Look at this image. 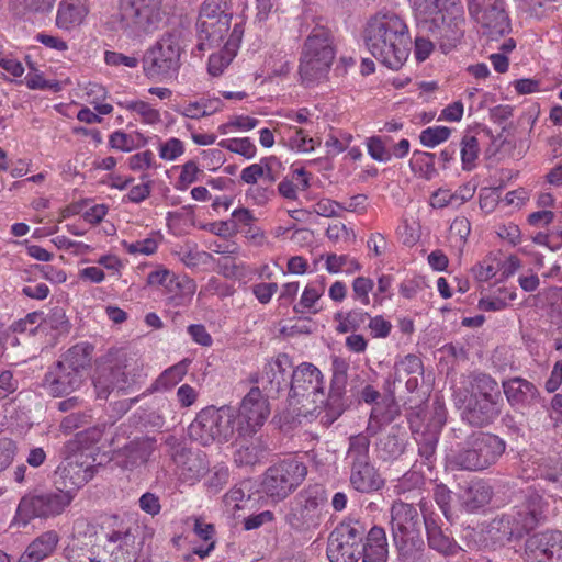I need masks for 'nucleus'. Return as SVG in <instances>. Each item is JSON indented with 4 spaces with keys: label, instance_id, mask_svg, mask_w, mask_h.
I'll return each mask as SVG.
<instances>
[{
    "label": "nucleus",
    "instance_id": "obj_1",
    "mask_svg": "<svg viewBox=\"0 0 562 562\" xmlns=\"http://www.w3.org/2000/svg\"><path fill=\"white\" fill-rule=\"evenodd\" d=\"M519 476L524 481L539 480L525 491V499L509 513L492 520L488 533L498 541H510L521 538L547 519L549 503L544 495L552 499H562V460L551 457H529L522 460Z\"/></svg>",
    "mask_w": 562,
    "mask_h": 562
},
{
    "label": "nucleus",
    "instance_id": "obj_2",
    "mask_svg": "<svg viewBox=\"0 0 562 562\" xmlns=\"http://www.w3.org/2000/svg\"><path fill=\"white\" fill-rule=\"evenodd\" d=\"M363 40L372 56L390 69H400L409 56L408 26L394 12H379L372 16L363 31Z\"/></svg>",
    "mask_w": 562,
    "mask_h": 562
},
{
    "label": "nucleus",
    "instance_id": "obj_3",
    "mask_svg": "<svg viewBox=\"0 0 562 562\" xmlns=\"http://www.w3.org/2000/svg\"><path fill=\"white\" fill-rule=\"evenodd\" d=\"M418 30L439 42L447 53L464 35V9L461 0H413Z\"/></svg>",
    "mask_w": 562,
    "mask_h": 562
},
{
    "label": "nucleus",
    "instance_id": "obj_4",
    "mask_svg": "<svg viewBox=\"0 0 562 562\" xmlns=\"http://www.w3.org/2000/svg\"><path fill=\"white\" fill-rule=\"evenodd\" d=\"M164 0H116L115 12L106 21L110 31L139 38L158 31L164 24Z\"/></svg>",
    "mask_w": 562,
    "mask_h": 562
},
{
    "label": "nucleus",
    "instance_id": "obj_5",
    "mask_svg": "<svg viewBox=\"0 0 562 562\" xmlns=\"http://www.w3.org/2000/svg\"><path fill=\"white\" fill-rule=\"evenodd\" d=\"M92 350L88 344H77L63 353L44 374L41 386L46 394L63 397L78 391L86 381Z\"/></svg>",
    "mask_w": 562,
    "mask_h": 562
},
{
    "label": "nucleus",
    "instance_id": "obj_6",
    "mask_svg": "<svg viewBox=\"0 0 562 562\" xmlns=\"http://www.w3.org/2000/svg\"><path fill=\"white\" fill-rule=\"evenodd\" d=\"M464 391L462 420L476 428L493 424L502 412V396L496 380L486 373H472Z\"/></svg>",
    "mask_w": 562,
    "mask_h": 562
},
{
    "label": "nucleus",
    "instance_id": "obj_7",
    "mask_svg": "<svg viewBox=\"0 0 562 562\" xmlns=\"http://www.w3.org/2000/svg\"><path fill=\"white\" fill-rule=\"evenodd\" d=\"M186 44L183 32L171 29L164 32L142 57V68L145 77L150 80L162 81L177 77L184 53Z\"/></svg>",
    "mask_w": 562,
    "mask_h": 562
},
{
    "label": "nucleus",
    "instance_id": "obj_8",
    "mask_svg": "<svg viewBox=\"0 0 562 562\" xmlns=\"http://www.w3.org/2000/svg\"><path fill=\"white\" fill-rule=\"evenodd\" d=\"M423 519L414 505L398 501L391 507V530L401 562H415L423 554Z\"/></svg>",
    "mask_w": 562,
    "mask_h": 562
},
{
    "label": "nucleus",
    "instance_id": "obj_9",
    "mask_svg": "<svg viewBox=\"0 0 562 562\" xmlns=\"http://www.w3.org/2000/svg\"><path fill=\"white\" fill-rule=\"evenodd\" d=\"M506 442L498 436L472 431L464 442L450 456L453 469L465 471H483L495 464L505 452Z\"/></svg>",
    "mask_w": 562,
    "mask_h": 562
},
{
    "label": "nucleus",
    "instance_id": "obj_10",
    "mask_svg": "<svg viewBox=\"0 0 562 562\" xmlns=\"http://www.w3.org/2000/svg\"><path fill=\"white\" fill-rule=\"evenodd\" d=\"M336 50L328 29L314 27L306 37L300 57L299 74L305 86H312L327 78Z\"/></svg>",
    "mask_w": 562,
    "mask_h": 562
},
{
    "label": "nucleus",
    "instance_id": "obj_11",
    "mask_svg": "<svg viewBox=\"0 0 562 562\" xmlns=\"http://www.w3.org/2000/svg\"><path fill=\"white\" fill-rule=\"evenodd\" d=\"M146 378L138 359L120 353L99 368L94 387L99 398H108L112 392L128 393L140 385Z\"/></svg>",
    "mask_w": 562,
    "mask_h": 562
},
{
    "label": "nucleus",
    "instance_id": "obj_12",
    "mask_svg": "<svg viewBox=\"0 0 562 562\" xmlns=\"http://www.w3.org/2000/svg\"><path fill=\"white\" fill-rule=\"evenodd\" d=\"M345 462L350 486L357 492L368 494L384 486L385 481L371 460L369 435L360 432L349 437Z\"/></svg>",
    "mask_w": 562,
    "mask_h": 562
},
{
    "label": "nucleus",
    "instance_id": "obj_13",
    "mask_svg": "<svg viewBox=\"0 0 562 562\" xmlns=\"http://www.w3.org/2000/svg\"><path fill=\"white\" fill-rule=\"evenodd\" d=\"M71 495L57 486L55 490L34 488L23 495L18 504L12 525L26 527L32 520L60 516L70 505Z\"/></svg>",
    "mask_w": 562,
    "mask_h": 562
},
{
    "label": "nucleus",
    "instance_id": "obj_14",
    "mask_svg": "<svg viewBox=\"0 0 562 562\" xmlns=\"http://www.w3.org/2000/svg\"><path fill=\"white\" fill-rule=\"evenodd\" d=\"M324 486L313 484L301 490L289 503L284 514L285 524L296 532H306L319 527L327 504Z\"/></svg>",
    "mask_w": 562,
    "mask_h": 562
},
{
    "label": "nucleus",
    "instance_id": "obj_15",
    "mask_svg": "<svg viewBox=\"0 0 562 562\" xmlns=\"http://www.w3.org/2000/svg\"><path fill=\"white\" fill-rule=\"evenodd\" d=\"M236 409L232 406H207L189 426V436L203 446L228 441L235 431Z\"/></svg>",
    "mask_w": 562,
    "mask_h": 562
},
{
    "label": "nucleus",
    "instance_id": "obj_16",
    "mask_svg": "<svg viewBox=\"0 0 562 562\" xmlns=\"http://www.w3.org/2000/svg\"><path fill=\"white\" fill-rule=\"evenodd\" d=\"M367 525L359 519L340 521L328 536L327 558L330 562H357L361 558Z\"/></svg>",
    "mask_w": 562,
    "mask_h": 562
},
{
    "label": "nucleus",
    "instance_id": "obj_17",
    "mask_svg": "<svg viewBox=\"0 0 562 562\" xmlns=\"http://www.w3.org/2000/svg\"><path fill=\"white\" fill-rule=\"evenodd\" d=\"M233 18L225 0H205L196 22L199 50L220 46L227 35Z\"/></svg>",
    "mask_w": 562,
    "mask_h": 562
},
{
    "label": "nucleus",
    "instance_id": "obj_18",
    "mask_svg": "<svg viewBox=\"0 0 562 562\" xmlns=\"http://www.w3.org/2000/svg\"><path fill=\"white\" fill-rule=\"evenodd\" d=\"M307 467L296 458L284 459L270 465L261 482L262 491L274 502L285 499L305 480Z\"/></svg>",
    "mask_w": 562,
    "mask_h": 562
},
{
    "label": "nucleus",
    "instance_id": "obj_19",
    "mask_svg": "<svg viewBox=\"0 0 562 562\" xmlns=\"http://www.w3.org/2000/svg\"><path fill=\"white\" fill-rule=\"evenodd\" d=\"M140 528L137 525H121L106 532L102 550L89 559V562H136L142 548L137 541Z\"/></svg>",
    "mask_w": 562,
    "mask_h": 562
},
{
    "label": "nucleus",
    "instance_id": "obj_20",
    "mask_svg": "<svg viewBox=\"0 0 562 562\" xmlns=\"http://www.w3.org/2000/svg\"><path fill=\"white\" fill-rule=\"evenodd\" d=\"M165 445L179 481L194 484L209 473L210 461L203 450L191 448L173 436H169Z\"/></svg>",
    "mask_w": 562,
    "mask_h": 562
},
{
    "label": "nucleus",
    "instance_id": "obj_21",
    "mask_svg": "<svg viewBox=\"0 0 562 562\" xmlns=\"http://www.w3.org/2000/svg\"><path fill=\"white\" fill-rule=\"evenodd\" d=\"M95 472L97 468L88 461L86 456L76 453L58 465L55 485L63 492H69L74 501L77 492L94 476Z\"/></svg>",
    "mask_w": 562,
    "mask_h": 562
},
{
    "label": "nucleus",
    "instance_id": "obj_22",
    "mask_svg": "<svg viewBox=\"0 0 562 562\" xmlns=\"http://www.w3.org/2000/svg\"><path fill=\"white\" fill-rule=\"evenodd\" d=\"M270 415L267 398L258 386H254L243 398L236 412L237 431L240 436L255 435Z\"/></svg>",
    "mask_w": 562,
    "mask_h": 562
},
{
    "label": "nucleus",
    "instance_id": "obj_23",
    "mask_svg": "<svg viewBox=\"0 0 562 562\" xmlns=\"http://www.w3.org/2000/svg\"><path fill=\"white\" fill-rule=\"evenodd\" d=\"M468 12L479 25L482 35L490 40H498L512 31L510 19L504 1L469 7Z\"/></svg>",
    "mask_w": 562,
    "mask_h": 562
},
{
    "label": "nucleus",
    "instance_id": "obj_24",
    "mask_svg": "<svg viewBox=\"0 0 562 562\" xmlns=\"http://www.w3.org/2000/svg\"><path fill=\"white\" fill-rule=\"evenodd\" d=\"M325 382L321 370L310 362H303L291 373L289 395L292 398L306 397L315 404L325 403Z\"/></svg>",
    "mask_w": 562,
    "mask_h": 562
},
{
    "label": "nucleus",
    "instance_id": "obj_25",
    "mask_svg": "<svg viewBox=\"0 0 562 562\" xmlns=\"http://www.w3.org/2000/svg\"><path fill=\"white\" fill-rule=\"evenodd\" d=\"M527 562H562V531L547 530L530 536L525 543Z\"/></svg>",
    "mask_w": 562,
    "mask_h": 562
},
{
    "label": "nucleus",
    "instance_id": "obj_26",
    "mask_svg": "<svg viewBox=\"0 0 562 562\" xmlns=\"http://www.w3.org/2000/svg\"><path fill=\"white\" fill-rule=\"evenodd\" d=\"M424 527L427 535L428 546L443 557H454L462 551L461 546L443 530L440 518L432 512L427 510V504L420 502Z\"/></svg>",
    "mask_w": 562,
    "mask_h": 562
},
{
    "label": "nucleus",
    "instance_id": "obj_27",
    "mask_svg": "<svg viewBox=\"0 0 562 562\" xmlns=\"http://www.w3.org/2000/svg\"><path fill=\"white\" fill-rule=\"evenodd\" d=\"M293 367L292 359L286 353H279L274 359L268 361L261 375L256 380L270 396L278 395L290 386V371Z\"/></svg>",
    "mask_w": 562,
    "mask_h": 562
},
{
    "label": "nucleus",
    "instance_id": "obj_28",
    "mask_svg": "<svg viewBox=\"0 0 562 562\" xmlns=\"http://www.w3.org/2000/svg\"><path fill=\"white\" fill-rule=\"evenodd\" d=\"M348 369L349 364L341 358H335L333 360V375L330 380V386L328 395H325V405L330 414L331 420L336 419L342 414L346 408V387L348 381Z\"/></svg>",
    "mask_w": 562,
    "mask_h": 562
},
{
    "label": "nucleus",
    "instance_id": "obj_29",
    "mask_svg": "<svg viewBox=\"0 0 562 562\" xmlns=\"http://www.w3.org/2000/svg\"><path fill=\"white\" fill-rule=\"evenodd\" d=\"M236 441L234 462L238 467H252L259 463L268 451V443L261 436L246 435Z\"/></svg>",
    "mask_w": 562,
    "mask_h": 562
},
{
    "label": "nucleus",
    "instance_id": "obj_30",
    "mask_svg": "<svg viewBox=\"0 0 562 562\" xmlns=\"http://www.w3.org/2000/svg\"><path fill=\"white\" fill-rule=\"evenodd\" d=\"M155 448L156 440L150 437H140L130 441L121 451L122 468L133 470L147 463Z\"/></svg>",
    "mask_w": 562,
    "mask_h": 562
},
{
    "label": "nucleus",
    "instance_id": "obj_31",
    "mask_svg": "<svg viewBox=\"0 0 562 562\" xmlns=\"http://www.w3.org/2000/svg\"><path fill=\"white\" fill-rule=\"evenodd\" d=\"M60 540L55 530H47L37 536L21 554L18 562H41L50 557Z\"/></svg>",
    "mask_w": 562,
    "mask_h": 562
},
{
    "label": "nucleus",
    "instance_id": "obj_32",
    "mask_svg": "<svg viewBox=\"0 0 562 562\" xmlns=\"http://www.w3.org/2000/svg\"><path fill=\"white\" fill-rule=\"evenodd\" d=\"M90 12L88 0H61L56 14V25L71 30L80 25Z\"/></svg>",
    "mask_w": 562,
    "mask_h": 562
},
{
    "label": "nucleus",
    "instance_id": "obj_33",
    "mask_svg": "<svg viewBox=\"0 0 562 562\" xmlns=\"http://www.w3.org/2000/svg\"><path fill=\"white\" fill-rule=\"evenodd\" d=\"M362 549V562H386L389 551L384 529L378 526L367 529Z\"/></svg>",
    "mask_w": 562,
    "mask_h": 562
},
{
    "label": "nucleus",
    "instance_id": "obj_34",
    "mask_svg": "<svg viewBox=\"0 0 562 562\" xmlns=\"http://www.w3.org/2000/svg\"><path fill=\"white\" fill-rule=\"evenodd\" d=\"M493 496L492 486L484 480H472L465 486L461 498L465 510L473 513L486 506Z\"/></svg>",
    "mask_w": 562,
    "mask_h": 562
},
{
    "label": "nucleus",
    "instance_id": "obj_35",
    "mask_svg": "<svg viewBox=\"0 0 562 562\" xmlns=\"http://www.w3.org/2000/svg\"><path fill=\"white\" fill-rule=\"evenodd\" d=\"M406 446V432L398 426H392L386 435L380 437L376 443V452L384 461L395 460L401 457Z\"/></svg>",
    "mask_w": 562,
    "mask_h": 562
},
{
    "label": "nucleus",
    "instance_id": "obj_36",
    "mask_svg": "<svg viewBox=\"0 0 562 562\" xmlns=\"http://www.w3.org/2000/svg\"><path fill=\"white\" fill-rule=\"evenodd\" d=\"M503 391L512 406L524 405L538 396L537 387L522 378H512L504 381Z\"/></svg>",
    "mask_w": 562,
    "mask_h": 562
},
{
    "label": "nucleus",
    "instance_id": "obj_37",
    "mask_svg": "<svg viewBox=\"0 0 562 562\" xmlns=\"http://www.w3.org/2000/svg\"><path fill=\"white\" fill-rule=\"evenodd\" d=\"M191 359L184 358L178 363L166 369L151 385L154 391H165L176 386L188 373Z\"/></svg>",
    "mask_w": 562,
    "mask_h": 562
},
{
    "label": "nucleus",
    "instance_id": "obj_38",
    "mask_svg": "<svg viewBox=\"0 0 562 562\" xmlns=\"http://www.w3.org/2000/svg\"><path fill=\"white\" fill-rule=\"evenodd\" d=\"M324 288L325 285L323 282L308 283L301 295L300 302L294 305V312L296 314H316L319 311V308L316 307V304L324 294Z\"/></svg>",
    "mask_w": 562,
    "mask_h": 562
},
{
    "label": "nucleus",
    "instance_id": "obj_39",
    "mask_svg": "<svg viewBox=\"0 0 562 562\" xmlns=\"http://www.w3.org/2000/svg\"><path fill=\"white\" fill-rule=\"evenodd\" d=\"M439 440V431L427 429L416 438L418 445V454L424 459L428 469L432 468L436 448Z\"/></svg>",
    "mask_w": 562,
    "mask_h": 562
},
{
    "label": "nucleus",
    "instance_id": "obj_40",
    "mask_svg": "<svg viewBox=\"0 0 562 562\" xmlns=\"http://www.w3.org/2000/svg\"><path fill=\"white\" fill-rule=\"evenodd\" d=\"M423 361L416 355H407L394 366V382L402 383L409 375H423Z\"/></svg>",
    "mask_w": 562,
    "mask_h": 562
},
{
    "label": "nucleus",
    "instance_id": "obj_41",
    "mask_svg": "<svg viewBox=\"0 0 562 562\" xmlns=\"http://www.w3.org/2000/svg\"><path fill=\"white\" fill-rule=\"evenodd\" d=\"M460 155L463 170H472L479 158L480 146L475 136L465 134L460 142Z\"/></svg>",
    "mask_w": 562,
    "mask_h": 562
},
{
    "label": "nucleus",
    "instance_id": "obj_42",
    "mask_svg": "<svg viewBox=\"0 0 562 562\" xmlns=\"http://www.w3.org/2000/svg\"><path fill=\"white\" fill-rule=\"evenodd\" d=\"M346 267V273H353L361 269V265L357 259L350 258L347 255L338 256L329 254L326 257V269L329 273H338Z\"/></svg>",
    "mask_w": 562,
    "mask_h": 562
},
{
    "label": "nucleus",
    "instance_id": "obj_43",
    "mask_svg": "<svg viewBox=\"0 0 562 562\" xmlns=\"http://www.w3.org/2000/svg\"><path fill=\"white\" fill-rule=\"evenodd\" d=\"M117 104L130 111L136 112L146 124H156L160 122L159 111L151 108V105L145 101H125L119 102Z\"/></svg>",
    "mask_w": 562,
    "mask_h": 562
},
{
    "label": "nucleus",
    "instance_id": "obj_44",
    "mask_svg": "<svg viewBox=\"0 0 562 562\" xmlns=\"http://www.w3.org/2000/svg\"><path fill=\"white\" fill-rule=\"evenodd\" d=\"M218 146L232 153L241 155L247 159L255 157L257 151L256 146L250 142L248 137L222 139L218 143Z\"/></svg>",
    "mask_w": 562,
    "mask_h": 562
},
{
    "label": "nucleus",
    "instance_id": "obj_45",
    "mask_svg": "<svg viewBox=\"0 0 562 562\" xmlns=\"http://www.w3.org/2000/svg\"><path fill=\"white\" fill-rule=\"evenodd\" d=\"M391 138L389 136H373L368 139V153L376 161L386 162L391 160L392 154L389 148Z\"/></svg>",
    "mask_w": 562,
    "mask_h": 562
},
{
    "label": "nucleus",
    "instance_id": "obj_46",
    "mask_svg": "<svg viewBox=\"0 0 562 562\" xmlns=\"http://www.w3.org/2000/svg\"><path fill=\"white\" fill-rule=\"evenodd\" d=\"M374 288V282L372 279L367 277H357L353 279L351 289H352V299L356 302H359L361 305L370 304V292H372Z\"/></svg>",
    "mask_w": 562,
    "mask_h": 562
},
{
    "label": "nucleus",
    "instance_id": "obj_47",
    "mask_svg": "<svg viewBox=\"0 0 562 562\" xmlns=\"http://www.w3.org/2000/svg\"><path fill=\"white\" fill-rule=\"evenodd\" d=\"M451 134V128L446 126H430L422 131L419 135L420 143L426 147H435L447 140Z\"/></svg>",
    "mask_w": 562,
    "mask_h": 562
},
{
    "label": "nucleus",
    "instance_id": "obj_48",
    "mask_svg": "<svg viewBox=\"0 0 562 562\" xmlns=\"http://www.w3.org/2000/svg\"><path fill=\"white\" fill-rule=\"evenodd\" d=\"M235 56L236 52L226 49L225 45L220 53L212 54L207 64V70L210 75L215 77L223 74L224 69L232 63Z\"/></svg>",
    "mask_w": 562,
    "mask_h": 562
},
{
    "label": "nucleus",
    "instance_id": "obj_49",
    "mask_svg": "<svg viewBox=\"0 0 562 562\" xmlns=\"http://www.w3.org/2000/svg\"><path fill=\"white\" fill-rule=\"evenodd\" d=\"M44 318L45 316L42 312L29 313L24 319L15 324L14 330L34 335L38 329L43 330Z\"/></svg>",
    "mask_w": 562,
    "mask_h": 562
},
{
    "label": "nucleus",
    "instance_id": "obj_50",
    "mask_svg": "<svg viewBox=\"0 0 562 562\" xmlns=\"http://www.w3.org/2000/svg\"><path fill=\"white\" fill-rule=\"evenodd\" d=\"M25 85L32 90H52L58 92L61 86L56 80H46L42 74H27L24 78Z\"/></svg>",
    "mask_w": 562,
    "mask_h": 562
},
{
    "label": "nucleus",
    "instance_id": "obj_51",
    "mask_svg": "<svg viewBox=\"0 0 562 562\" xmlns=\"http://www.w3.org/2000/svg\"><path fill=\"white\" fill-rule=\"evenodd\" d=\"M434 499L441 509L443 516L450 520L451 513V499L452 493L451 491L443 484H437L434 490Z\"/></svg>",
    "mask_w": 562,
    "mask_h": 562
},
{
    "label": "nucleus",
    "instance_id": "obj_52",
    "mask_svg": "<svg viewBox=\"0 0 562 562\" xmlns=\"http://www.w3.org/2000/svg\"><path fill=\"white\" fill-rule=\"evenodd\" d=\"M159 157L164 160H176L184 153L183 143L176 137H171L159 145Z\"/></svg>",
    "mask_w": 562,
    "mask_h": 562
},
{
    "label": "nucleus",
    "instance_id": "obj_53",
    "mask_svg": "<svg viewBox=\"0 0 562 562\" xmlns=\"http://www.w3.org/2000/svg\"><path fill=\"white\" fill-rule=\"evenodd\" d=\"M261 166H263V183L268 186H272V183L278 179L280 169L282 167L281 161L276 156L265 157L260 160Z\"/></svg>",
    "mask_w": 562,
    "mask_h": 562
},
{
    "label": "nucleus",
    "instance_id": "obj_54",
    "mask_svg": "<svg viewBox=\"0 0 562 562\" xmlns=\"http://www.w3.org/2000/svg\"><path fill=\"white\" fill-rule=\"evenodd\" d=\"M109 144L112 148L122 151H131L138 146L133 135L121 131H116L110 135Z\"/></svg>",
    "mask_w": 562,
    "mask_h": 562
},
{
    "label": "nucleus",
    "instance_id": "obj_55",
    "mask_svg": "<svg viewBox=\"0 0 562 562\" xmlns=\"http://www.w3.org/2000/svg\"><path fill=\"white\" fill-rule=\"evenodd\" d=\"M257 186L254 184L246 191L247 199L251 200L256 205H265L271 196H273L274 191L271 189V186Z\"/></svg>",
    "mask_w": 562,
    "mask_h": 562
},
{
    "label": "nucleus",
    "instance_id": "obj_56",
    "mask_svg": "<svg viewBox=\"0 0 562 562\" xmlns=\"http://www.w3.org/2000/svg\"><path fill=\"white\" fill-rule=\"evenodd\" d=\"M201 172L198 164L193 160L187 161L182 166L181 173L178 178V188L187 189L191 183L195 182L198 179V175Z\"/></svg>",
    "mask_w": 562,
    "mask_h": 562
},
{
    "label": "nucleus",
    "instance_id": "obj_57",
    "mask_svg": "<svg viewBox=\"0 0 562 562\" xmlns=\"http://www.w3.org/2000/svg\"><path fill=\"white\" fill-rule=\"evenodd\" d=\"M47 328H52L60 333L68 329V321L61 310L55 308L50 314L45 316L43 330H46Z\"/></svg>",
    "mask_w": 562,
    "mask_h": 562
},
{
    "label": "nucleus",
    "instance_id": "obj_58",
    "mask_svg": "<svg viewBox=\"0 0 562 562\" xmlns=\"http://www.w3.org/2000/svg\"><path fill=\"white\" fill-rule=\"evenodd\" d=\"M278 284L274 282H260L254 284L251 290L252 294L261 304H267L271 301L272 296L278 292Z\"/></svg>",
    "mask_w": 562,
    "mask_h": 562
},
{
    "label": "nucleus",
    "instance_id": "obj_59",
    "mask_svg": "<svg viewBox=\"0 0 562 562\" xmlns=\"http://www.w3.org/2000/svg\"><path fill=\"white\" fill-rule=\"evenodd\" d=\"M173 254L178 259L187 267H195L200 261V252L191 245L179 246L173 250Z\"/></svg>",
    "mask_w": 562,
    "mask_h": 562
},
{
    "label": "nucleus",
    "instance_id": "obj_60",
    "mask_svg": "<svg viewBox=\"0 0 562 562\" xmlns=\"http://www.w3.org/2000/svg\"><path fill=\"white\" fill-rule=\"evenodd\" d=\"M128 254L153 255L158 248V243L154 238H145L131 244H124Z\"/></svg>",
    "mask_w": 562,
    "mask_h": 562
},
{
    "label": "nucleus",
    "instance_id": "obj_61",
    "mask_svg": "<svg viewBox=\"0 0 562 562\" xmlns=\"http://www.w3.org/2000/svg\"><path fill=\"white\" fill-rule=\"evenodd\" d=\"M104 60L109 66H126L128 68H136L139 64L138 58L135 56H126L117 52H105Z\"/></svg>",
    "mask_w": 562,
    "mask_h": 562
},
{
    "label": "nucleus",
    "instance_id": "obj_62",
    "mask_svg": "<svg viewBox=\"0 0 562 562\" xmlns=\"http://www.w3.org/2000/svg\"><path fill=\"white\" fill-rule=\"evenodd\" d=\"M282 139L284 140V144L289 146L292 150L301 153L311 151V147L306 146V132L303 128H294L293 134L290 135L286 140L284 139V137H282Z\"/></svg>",
    "mask_w": 562,
    "mask_h": 562
},
{
    "label": "nucleus",
    "instance_id": "obj_63",
    "mask_svg": "<svg viewBox=\"0 0 562 562\" xmlns=\"http://www.w3.org/2000/svg\"><path fill=\"white\" fill-rule=\"evenodd\" d=\"M88 417L89 416L83 413H71L60 422L59 428L63 432L70 434L86 425L88 423Z\"/></svg>",
    "mask_w": 562,
    "mask_h": 562
},
{
    "label": "nucleus",
    "instance_id": "obj_64",
    "mask_svg": "<svg viewBox=\"0 0 562 562\" xmlns=\"http://www.w3.org/2000/svg\"><path fill=\"white\" fill-rule=\"evenodd\" d=\"M471 232L470 221L464 217H456L450 225V233L452 236L458 237L460 243H465Z\"/></svg>",
    "mask_w": 562,
    "mask_h": 562
}]
</instances>
